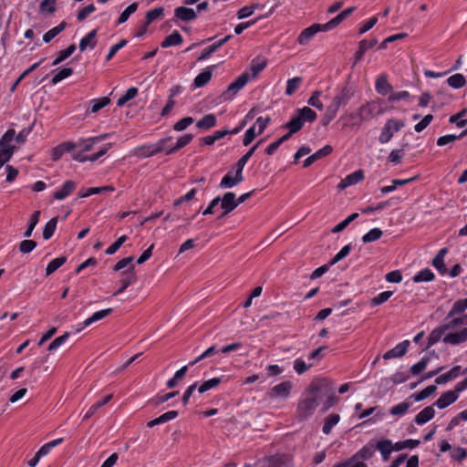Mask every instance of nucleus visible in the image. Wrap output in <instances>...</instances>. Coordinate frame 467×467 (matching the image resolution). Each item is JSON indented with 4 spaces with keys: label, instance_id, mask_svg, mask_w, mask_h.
<instances>
[{
    "label": "nucleus",
    "instance_id": "2f4dec72",
    "mask_svg": "<svg viewBox=\"0 0 467 467\" xmlns=\"http://www.w3.org/2000/svg\"><path fill=\"white\" fill-rule=\"evenodd\" d=\"M192 139H193L192 134H184V135L179 137L176 141V144L173 147L167 150L166 154L170 155V154H172V153L178 151L179 150H181L183 147H185L186 145H188L192 140Z\"/></svg>",
    "mask_w": 467,
    "mask_h": 467
},
{
    "label": "nucleus",
    "instance_id": "4c0bfd02",
    "mask_svg": "<svg viewBox=\"0 0 467 467\" xmlns=\"http://www.w3.org/2000/svg\"><path fill=\"white\" fill-rule=\"evenodd\" d=\"M296 112L297 113V115L300 117V119L303 120L304 123L306 121L313 122L316 120V119L317 117V113L312 109H310L308 107H304L302 109H296Z\"/></svg>",
    "mask_w": 467,
    "mask_h": 467
},
{
    "label": "nucleus",
    "instance_id": "c85d7f7f",
    "mask_svg": "<svg viewBox=\"0 0 467 467\" xmlns=\"http://www.w3.org/2000/svg\"><path fill=\"white\" fill-rule=\"evenodd\" d=\"M376 448L380 451L384 461H388L392 451H394V444L389 440L379 441Z\"/></svg>",
    "mask_w": 467,
    "mask_h": 467
},
{
    "label": "nucleus",
    "instance_id": "dca6fc26",
    "mask_svg": "<svg viewBox=\"0 0 467 467\" xmlns=\"http://www.w3.org/2000/svg\"><path fill=\"white\" fill-rule=\"evenodd\" d=\"M409 345H410L409 340L402 341L401 343L398 344L396 347H394L390 350L387 351L383 355V358L390 359V358H394L403 357L408 350Z\"/></svg>",
    "mask_w": 467,
    "mask_h": 467
},
{
    "label": "nucleus",
    "instance_id": "79ce46f5",
    "mask_svg": "<svg viewBox=\"0 0 467 467\" xmlns=\"http://www.w3.org/2000/svg\"><path fill=\"white\" fill-rule=\"evenodd\" d=\"M63 442V438H58L57 440L51 441L46 444H44L36 453L39 455V457H44L47 455L50 451L56 446L61 444Z\"/></svg>",
    "mask_w": 467,
    "mask_h": 467
},
{
    "label": "nucleus",
    "instance_id": "e2e57ef3",
    "mask_svg": "<svg viewBox=\"0 0 467 467\" xmlns=\"http://www.w3.org/2000/svg\"><path fill=\"white\" fill-rule=\"evenodd\" d=\"M73 74V69L71 67H64L60 71H58L51 79V83L53 85L57 84L63 79L70 77Z\"/></svg>",
    "mask_w": 467,
    "mask_h": 467
},
{
    "label": "nucleus",
    "instance_id": "864d4df0",
    "mask_svg": "<svg viewBox=\"0 0 467 467\" xmlns=\"http://www.w3.org/2000/svg\"><path fill=\"white\" fill-rule=\"evenodd\" d=\"M304 125L303 120L300 119V117L296 112V115L290 119L289 122L285 124V128L288 130H291V133H296L299 131Z\"/></svg>",
    "mask_w": 467,
    "mask_h": 467
},
{
    "label": "nucleus",
    "instance_id": "cd10ccee",
    "mask_svg": "<svg viewBox=\"0 0 467 467\" xmlns=\"http://www.w3.org/2000/svg\"><path fill=\"white\" fill-rule=\"evenodd\" d=\"M178 416L177 410H170L168 412L163 413L158 418H155L147 423V427L152 428L156 425L165 423L167 421H170L171 420H174Z\"/></svg>",
    "mask_w": 467,
    "mask_h": 467
},
{
    "label": "nucleus",
    "instance_id": "bb28decb",
    "mask_svg": "<svg viewBox=\"0 0 467 467\" xmlns=\"http://www.w3.org/2000/svg\"><path fill=\"white\" fill-rule=\"evenodd\" d=\"M318 32H319V26L312 25V26L305 28L301 32V34L299 35V36L297 38V42L300 45H306Z\"/></svg>",
    "mask_w": 467,
    "mask_h": 467
},
{
    "label": "nucleus",
    "instance_id": "052dcab7",
    "mask_svg": "<svg viewBox=\"0 0 467 467\" xmlns=\"http://www.w3.org/2000/svg\"><path fill=\"white\" fill-rule=\"evenodd\" d=\"M419 444H420L419 440H412V439L398 441L394 444V451H401L406 448L413 449V448H416Z\"/></svg>",
    "mask_w": 467,
    "mask_h": 467
},
{
    "label": "nucleus",
    "instance_id": "39448f33",
    "mask_svg": "<svg viewBox=\"0 0 467 467\" xmlns=\"http://www.w3.org/2000/svg\"><path fill=\"white\" fill-rule=\"evenodd\" d=\"M249 80L250 73L248 71L244 72L228 86L226 90L221 94V100L227 101L233 99L234 96L248 83Z\"/></svg>",
    "mask_w": 467,
    "mask_h": 467
},
{
    "label": "nucleus",
    "instance_id": "2eb2a0df",
    "mask_svg": "<svg viewBox=\"0 0 467 467\" xmlns=\"http://www.w3.org/2000/svg\"><path fill=\"white\" fill-rule=\"evenodd\" d=\"M122 275L123 277L120 279L121 286L113 294L114 296L121 294L130 285L136 282L137 275L134 273V265H131L129 271L122 273Z\"/></svg>",
    "mask_w": 467,
    "mask_h": 467
},
{
    "label": "nucleus",
    "instance_id": "6e6552de",
    "mask_svg": "<svg viewBox=\"0 0 467 467\" xmlns=\"http://www.w3.org/2000/svg\"><path fill=\"white\" fill-rule=\"evenodd\" d=\"M355 94L354 85L347 81L333 98L332 102L337 107L346 106Z\"/></svg>",
    "mask_w": 467,
    "mask_h": 467
},
{
    "label": "nucleus",
    "instance_id": "9b49d317",
    "mask_svg": "<svg viewBox=\"0 0 467 467\" xmlns=\"http://www.w3.org/2000/svg\"><path fill=\"white\" fill-rule=\"evenodd\" d=\"M293 388L292 382L289 380L283 381L274 386L269 391L268 396L270 398H280L286 399L291 392Z\"/></svg>",
    "mask_w": 467,
    "mask_h": 467
},
{
    "label": "nucleus",
    "instance_id": "a878e982",
    "mask_svg": "<svg viewBox=\"0 0 467 467\" xmlns=\"http://www.w3.org/2000/svg\"><path fill=\"white\" fill-rule=\"evenodd\" d=\"M76 189V183L73 181H67L61 189L54 193L56 200H64Z\"/></svg>",
    "mask_w": 467,
    "mask_h": 467
},
{
    "label": "nucleus",
    "instance_id": "f704fd0d",
    "mask_svg": "<svg viewBox=\"0 0 467 467\" xmlns=\"http://www.w3.org/2000/svg\"><path fill=\"white\" fill-rule=\"evenodd\" d=\"M112 394H109L106 397H104L102 400L94 403L84 415L83 420H87L91 416H93L101 407L106 405L112 399Z\"/></svg>",
    "mask_w": 467,
    "mask_h": 467
},
{
    "label": "nucleus",
    "instance_id": "c03bdc74",
    "mask_svg": "<svg viewBox=\"0 0 467 467\" xmlns=\"http://www.w3.org/2000/svg\"><path fill=\"white\" fill-rule=\"evenodd\" d=\"M39 217H40V211H36L31 214L27 229L24 233L25 237H26V238L31 237L35 227L36 226V224L39 222Z\"/></svg>",
    "mask_w": 467,
    "mask_h": 467
},
{
    "label": "nucleus",
    "instance_id": "ea45409f",
    "mask_svg": "<svg viewBox=\"0 0 467 467\" xmlns=\"http://www.w3.org/2000/svg\"><path fill=\"white\" fill-rule=\"evenodd\" d=\"M216 125V117L213 114H207L200 120L196 126L199 129L209 130Z\"/></svg>",
    "mask_w": 467,
    "mask_h": 467
},
{
    "label": "nucleus",
    "instance_id": "5701e85b",
    "mask_svg": "<svg viewBox=\"0 0 467 467\" xmlns=\"http://www.w3.org/2000/svg\"><path fill=\"white\" fill-rule=\"evenodd\" d=\"M434 415L435 410L433 409V406H428L416 415L414 421L418 425H422L431 420Z\"/></svg>",
    "mask_w": 467,
    "mask_h": 467
},
{
    "label": "nucleus",
    "instance_id": "3c124183",
    "mask_svg": "<svg viewBox=\"0 0 467 467\" xmlns=\"http://www.w3.org/2000/svg\"><path fill=\"white\" fill-rule=\"evenodd\" d=\"M67 261V257L60 256L53 259L46 268V275H49L53 274L56 270H57L60 266H62Z\"/></svg>",
    "mask_w": 467,
    "mask_h": 467
},
{
    "label": "nucleus",
    "instance_id": "f3484780",
    "mask_svg": "<svg viewBox=\"0 0 467 467\" xmlns=\"http://www.w3.org/2000/svg\"><path fill=\"white\" fill-rule=\"evenodd\" d=\"M174 16L181 21L188 22L194 20L197 14L192 8L179 6L174 10Z\"/></svg>",
    "mask_w": 467,
    "mask_h": 467
},
{
    "label": "nucleus",
    "instance_id": "4be33fe9",
    "mask_svg": "<svg viewBox=\"0 0 467 467\" xmlns=\"http://www.w3.org/2000/svg\"><path fill=\"white\" fill-rule=\"evenodd\" d=\"M109 137V133H103L96 137H91L87 140H81L78 145L82 147L85 151H89L93 149L94 145L99 141H102Z\"/></svg>",
    "mask_w": 467,
    "mask_h": 467
},
{
    "label": "nucleus",
    "instance_id": "5fc2aeb1",
    "mask_svg": "<svg viewBox=\"0 0 467 467\" xmlns=\"http://www.w3.org/2000/svg\"><path fill=\"white\" fill-rule=\"evenodd\" d=\"M383 232L379 228H373L362 236V242L364 244L375 242L379 240Z\"/></svg>",
    "mask_w": 467,
    "mask_h": 467
},
{
    "label": "nucleus",
    "instance_id": "8fccbe9b",
    "mask_svg": "<svg viewBox=\"0 0 467 467\" xmlns=\"http://www.w3.org/2000/svg\"><path fill=\"white\" fill-rule=\"evenodd\" d=\"M411 406V402H410L409 400H406V401H403V402H400L395 406H393L390 410H389V413L393 416H400V415H403L405 414L409 409L410 408Z\"/></svg>",
    "mask_w": 467,
    "mask_h": 467
},
{
    "label": "nucleus",
    "instance_id": "bf43d9fd",
    "mask_svg": "<svg viewBox=\"0 0 467 467\" xmlns=\"http://www.w3.org/2000/svg\"><path fill=\"white\" fill-rule=\"evenodd\" d=\"M358 217V213H354L352 214H350L348 217H347L345 220H343L341 223H339L338 224H337L332 230L331 232L333 234H337V233H340L342 232L351 222H353L354 220H356L357 218Z\"/></svg>",
    "mask_w": 467,
    "mask_h": 467
},
{
    "label": "nucleus",
    "instance_id": "1a4fd4ad",
    "mask_svg": "<svg viewBox=\"0 0 467 467\" xmlns=\"http://www.w3.org/2000/svg\"><path fill=\"white\" fill-rule=\"evenodd\" d=\"M15 130L9 129L0 139V155L11 159L16 148L12 144Z\"/></svg>",
    "mask_w": 467,
    "mask_h": 467
},
{
    "label": "nucleus",
    "instance_id": "0e129e2a",
    "mask_svg": "<svg viewBox=\"0 0 467 467\" xmlns=\"http://www.w3.org/2000/svg\"><path fill=\"white\" fill-rule=\"evenodd\" d=\"M321 94H322V92L320 90H315L312 93L311 97L308 99L307 104L319 109V110H323L324 106L319 99Z\"/></svg>",
    "mask_w": 467,
    "mask_h": 467
},
{
    "label": "nucleus",
    "instance_id": "4d7b16f0",
    "mask_svg": "<svg viewBox=\"0 0 467 467\" xmlns=\"http://www.w3.org/2000/svg\"><path fill=\"white\" fill-rule=\"evenodd\" d=\"M138 3H132L130 4L119 16L118 19V24H123L125 23L129 17L137 11L138 9Z\"/></svg>",
    "mask_w": 467,
    "mask_h": 467
},
{
    "label": "nucleus",
    "instance_id": "774afa93",
    "mask_svg": "<svg viewBox=\"0 0 467 467\" xmlns=\"http://www.w3.org/2000/svg\"><path fill=\"white\" fill-rule=\"evenodd\" d=\"M430 358L428 357H423L418 363L414 364L410 368V372L412 375L416 376L420 374L427 367Z\"/></svg>",
    "mask_w": 467,
    "mask_h": 467
},
{
    "label": "nucleus",
    "instance_id": "de8ad7c7",
    "mask_svg": "<svg viewBox=\"0 0 467 467\" xmlns=\"http://www.w3.org/2000/svg\"><path fill=\"white\" fill-rule=\"evenodd\" d=\"M221 382H222L221 378H213L209 380H206L199 386L198 392L200 394H202L213 388H216Z\"/></svg>",
    "mask_w": 467,
    "mask_h": 467
},
{
    "label": "nucleus",
    "instance_id": "603ef678",
    "mask_svg": "<svg viewBox=\"0 0 467 467\" xmlns=\"http://www.w3.org/2000/svg\"><path fill=\"white\" fill-rule=\"evenodd\" d=\"M412 279L415 283L430 282L434 279V274L429 268H425L415 275Z\"/></svg>",
    "mask_w": 467,
    "mask_h": 467
},
{
    "label": "nucleus",
    "instance_id": "49530a36",
    "mask_svg": "<svg viewBox=\"0 0 467 467\" xmlns=\"http://www.w3.org/2000/svg\"><path fill=\"white\" fill-rule=\"evenodd\" d=\"M57 223V217H53L46 223L44 230H43V238L45 240H48L49 238L52 237V235L54 234V233L56 231Z\"/></svg>",
    "mask_w": 467,
    "mask_h": 467
},
{
    "label": "nucleus",
    "instance_id": "b1692460",
    "mask_svg": "<svg viewBox=\"0 0 467 467\" xmlns=\"http://www.w3.org/2000/svg\"><path fill=\"white\" fill-rule=\"evenodd\" d=\"M446 254H447V248H441L432 260V265L441 275H445L447 273V268L444 264V257H445Z\"/></svg>",
    "mask_w": 467,
    "mask_h": 467
},
{
    "label": "nucleus",
    "instance_id": "a211bd4d",
    "mask_svg": "<svg viewBox=\"0 0 467 467\" xmlns=\"http://www.w3.org/2000/svg\"><path fill=\"white\" fill-rule=\"evenodd\" d=\"M377 43L378 40L376 38L372 39L370 42H367L365 39L361 40L358 43V49L356 51L354 55L353 66H355L358 61H360L364 54L367 52V50L372 48L374 46L377 45Z\"/></svg>",
    "mask_w": 467,
    "mask_h": 467
},
{
    "label": "nucleus",
    "instance_id": "f03ea898",
    "mask_svg": "<svg viewBox=\"0 0 467 467\" xmlns=\"http://www.w3.org/2000/svg\"><path fill=\"white\" fill-rule=\"evenodd\" d=\"M312 389H317L318 399L322 396L327 397V400L324 404V410H326L335 405L338 400L335 395L331 382L326 379L313 380Z\"/></svg>",
    "mask_w": 467,
    "mask_h": 467
},
{
    "label": "nucleus",
    "instance_id": "7ed1b4c3",
    "mask_svg": "<svg viewBox=\"0 0 467 467\" xmlns=\"http://www.w3.org/2000/svg\"><path fill=\"white\" fill-rule=\"evenodd\" d=\"M446 323L436 327L430 333L428 337V345L426 346L425 349H428L438 341H440L442 336L447 334V331L454 330L462 324V319L460 318H451V320L446 319Z\"/></svg>",
    "mask_w": 467,
    "mask_h": 467
},
{
    "label": "nucleus",
    "instance_id": "6ab92c4d",
    "mask_svg": "<svg viewBox=\"0 0 467 467\" xmlns=\"http://www.w3.org/2000/svg\"><path fill=\"white\" fill-rule=\"evenodd\" d=\"M457 399L458 395L455 392L452 390H448L441 395L434 405H436L439 409H444L455 402Z\"/></svg>",
    "mask_w": 467,
    "mask_h": 467
},
{
    "label": "nucleus",
    "instance_id": "69168bd1",
    "mask_svg": "<svg viewBox=\"0 0 467 467\" xmlns=\"http://www.w3.org/2000/svg\"><path fill=\"white\" fill-rule=\"evenodd\" d=\"M164 14V8L163 7H156L146 14V22L147 25H150L151 22H153L155 19L160 18Z\"/></svg>",
    "mask_w": 467,
    "mask_h": 467
},
{
    "label": "nucleus",
    "instance_id": "f8f14e48",
    "mask_svg": "<svg viewBox=\"0 0 467 467\" xmlns=\"http://www.w3.org/2000/svg\"><path fill=\"white\" fill-rule=\"evenodd\" d=\"M445 344L459 345L467 341V327L459 331L449 330V332L442 337Z\"/></svg>",
    "mask_w": 467,
    "mask_h": 467
},
{
    "label": "nucleus",
    "instance_id": "f257e3e1",
    "mask_svg": "<svg viewBox=\"0 0 467 467\" xmlns=\"http://www.w3.org/2000/svg\"><path fill=\"white\" fill-rule=\"evenodd\" d=\"M318 395L317 389H312V382L304 392L303 398L299 400L296 415L299 420H304L309 418L317 407Z\"/></svg>",
    "mask_w": 467,
    "mask_h": 467
},
{
    "label": "nucleus",
    "instance_id": "20e7f679",
    "mask_svg": "<svg viewBox=\"0 0 467 467\" xmlns=\"http://www.w3.org/2000/svg\"><path fill=\"white\" fill-rule=\"evenodd\" d=\"M381 113L382 109L376 101H368L358 109L356 114L350 113L349 118H358V123H361L363 121H369Z\"/></svg>",
    "mask_w": 467,
    "mask_h": 467
},
{
    "label": "nucleus",
    "instance_id": "a19ab883",
    "mask_svg": "<svg viewBox=\"0 0 467 467\" xmlns=\"http://www.w3.org/2000/svg\"><path fill=\"white\" fill-rule=\"evenodd\" d=\"M213 72L211 69H206L196 76L194 78V86L196 88H202L205 86L212 78Z\"/></svg>",
    "mask_w": 467,
    "mask_h": 467
},
{
    "label": "nucleus",
    "instance_id": "7c9ffc66",
    "mask_svg": "<svg viewBox=\"0 0 467 467\" xmlns=\"http://www.w3.org/2000/svg\"><path fill=\"white\" fill-rule=\"evenodd\" d=\"M115 188L112 185H106L101 187H91L86 190H81L78 193L80 198H86L92 194L102 193L106 192H114Z\"/></svg>",
    "mask_w": 467,
    "mask_h": 467
},
{
    "label": "nucleus",
    "instance_id": "72a5a7b5",
    "mask_svg": "<svg viewBox=\"0 0 467 467\" xmlns=\"http://www.w3.org/2000/svg\"><path fill=\"white\" fill-rule=\"evenodd\" d=\"M183 39L178 31H174L164 38L161 42V47L163 48L170 47L172 46H179L182 43Z\"/></svg>",
    "mask_w": 467,
    "mask_h": 467
},
{
    "label": "nucleus",
    "instance_id": "e433bc0d",
    "mask_svg": "<svg viewBox=\"0 0 467 467\" xmlns=\"http://www.w3.org/2000/svg\"><path fill=\"white\" fill-rule=\"evenodd\" d=\"M436 390L437 387L435 385H430L421 391H420L419 393L411 394L409 397V400H413L414 401H420L432 395Z\"/></svg>",
    "mask_w": 467,
    "mask_h": 467
},
{
    "label": "nucleus",
    "instance_id": "c9c22d12",
    "mask_svg": "<svg viewBox=\"0 0 467 467\" xmlns=\"http://www.w3.org/2000/svg\"><path fill=\"white\" fill-rule=\"evenodd\" d=\"M467 309V298L459 299L454 302L451 309L448 313L446 319H450L455 315L462 314Z\"/></svg>",
    "mask_w": 467,
    "mask_h": 467
},
{
    "label": "nucleus",
    "instance_id": "6e6d98bb",
    "mask_svg": "<svg viewBox=\"0 0 467 467\" xmlns=\"http://www.w3.org/2000/svg\"><path fill=\"white\" fill-rule=\"evenodd\" d=\"M138 94V88H130L126 93L121 96L118 101H117V105L119 107H122L123 105H125L128 101H130V99H134Z\"/></svg>",
    "mask_w": 467,
    "mask_h": 467
},
{
    "label": "nucleus",
    "instance_id": "ddd939ff",
    "mask_svg": "<svg viewBox=\"0 0 467 467\" xmlns=\"http://www.w3.org/2000/svg\"><path fill=\"white\" fill-rule=\"evenodd\" d=\"M220 202L221 207L223 210V213L220 215V218L224 217L238 206L236 202L235 194L232 192L224 193L223 198H221Z\"/></svg>",
    "mask_w": 467,
    "mask_h": 467
},
{
    "label": "nucleus",
    "instance_id": "338daca9",
    "mask_svg": "<svg viewBox=\"0 0 467 467\" xmlns=\"http://www.w3.org/2000/svg\"><path fill=\"white\" fill-rule=\"evenodd\" d=\"M467 109H462L459 113L452 115L450 117L449 121L451 123H455L458 128H463L467 124V119H461L465 116Z\"/></svg>",
    "mask_w": 467,
    "mask_h": 467
},
{
    "label": "nucleus",
    "instance_id": "473e14b6",
    "mask_svg": "<svg viewBox=\"0 0 467 467\" xmlns=\"http://www.w3.org/2000/svg\"><path fill=\"white\" fill-rule=\"evenodd\" d=\"M112 312V308H106V309H103V310H99V311H97L95 312L91 317H89L88 318H87L86 320H84V322L82 323L83 325V327H88L90 326L91 324L95 323V322H98L103 318H105L106 317H108L110 313Z\"/></svg>",
    "mask_w": 467,
    "mask_h": 467
},
{
    "label": "nucleus",
    "instance_id": "680f3d73",
    "mask_svg": "<svg viewBox=\"0 0 467 467\" xmlns=\"http://www.w3.org/2000/svg\"><path fill=\"white\" fill-rule=\"evenodd\" d=\"M339 421L338 414H331L325 421L323 425L322 431L325 434L330 433L332 428Z\"/></svg>",
    "mask_w": 467,
    "mask_h": 467
},
{
    "label": "nucleus",
    "instance_id": "423d86ee",
    "mask_svg": "<svg viewBox=\"0 0 467 467\" xmlns=\"http://www.w3.org/2000/svg\"><path fill=\"white\" fill-rule=\"evenodd\" d=\"M405 127V121L398 119H389L386 121L379 136V141L381 144L389 142L395 132L400 131Z\"/></svg>",
    "mask_w": 467,
    "mask_h": 467
},
{
    "label": "nucleus",
    "instance_id": "c756f323",
    "mask_svg": "<svg viewBox=\"0 0 467 467\" xmlns=\"http://www.w3.org/2000/svg\"><path fill=\"white\" fill-rule=\"evenodd\" d=\"M97 36V29L90 31L86 36H84L80 42L78 48L81 52L85 51L88 47L94 48L96 47L95 37Z\"/></svg>",
    "mask_w": 467,
    "mask_h": 467
},
{
    "label": "nucleus",
    "instance_id": "a18cd8bd",
    "mask_svg": "<svg viewBox=\"0 0 467 467\" xmlns=\"http://www.w3.org/2000/svg\"><path fill=\"white\" fill-rule=\"evenodd\" d=\"M447 83L453 88H461L466 84L465 78L462 74H454L447 79Z\"/></svg>",
    "mask_w": 467,
    "mask_h": 467
},
{
    "label": "nucleus",
    "instance_id": "58836bf2",
    "mask_svg": "<svg viewBox=\"0 0 467 467\" xmlns=\"http://www.w3.org/2000/svg\"><path fill=\"white\" fill-rule=\"evenodd\" d=\"M66 26L67 23L65 21L61 22L58 26L53 27L52 29L48 30L47 33L44 34L43 41L45 43L50 42L55 36H57L58 34L64 31Z\"/></svg>",
    "mask_w": 467,
    "mask_h": 467
},
{
    "label": "nucleus",
    "instance_id": "412c9836",
    "mask_svg": "<svg viewBox=\"0 0 467 467\" xmlns=\"http://www.w3.org/2000/svg\"><path fill=\"white\" fill-rule=\"evenodd\" d=\"M76 147H77V144H75L71 141H67V142H63V143L59 144L58 146L54 148L52 150V160L53 161L59 160L65 152H69V151L73 150Z\"/></svg>",
    "mask_w": 467,
    "mask_h": 467
},
{
    "label": "nucleus",
    "instance_id": "09e8293b",
    "mask_svg": "<svg viewBox=\"0 0 467 467\" xmlns=\"http://www.w3.org/2000/svg\"><path fill=\"white\" fill-rule=\"evenodd\" d=\"M76 50V46L74 44L69 45L66 49L61 50L57 58L52 62L53 66H57L70 57L74 51Z\"/></svg>",
    "mask_w": 467,
    "mask_h": 467
},
{
    "label": "nucleus",
    "instance_id": "393cba45",
    "mask_svg": "<svg viewBox=\"0 0 467 467\" xmlns=\"http://www.w3.org/2000/svg\"><path fill=\"white\" fill-rule=\"evenodd\" d=\"M376 91L382 95L386 96L392 90L391 85L389 83L387 76L386 75H380L375 84Z\"/></svg>",
    "mask_w": 467,
    "mask_h": 467
},
{
    "label": "nucleus",
    "instance_id": "37998d69",
    "mask_svg": "<svg viewBox=\"0 0 467 467\" xmlns=\"http://www.w3.org/2000/svg\"><path fill=\"white\" fill-rule=\"evenodd\" d=\"M303 79L301 77H295L287 80L285 94L287 96L293 95L300 87Z\"/></svg>",
    "mask_w": 467,
    "mask_h": 467
},
{
    "label": "nucleus",
    "instance_id": "0eeeda50",
    "mask_svg": "<svg viewBox=\"0 0 467 467\" xmlns=\"http://www.w3.org/2000/svg\"><path fill=\"white\" fill-rule=\"evenodd\" d=\"M171 140V137H167L160 140L155 144L143 145L136 150V154L143 158L151 157L159 152L163 151L165 150L166 143Z\"/></svg>",
    "mask_w": 467,
    "mask_h": 467
},
{
    "label": "nucleus",
    "instance_id": "9d476101",
    "mask_svg": "<svg viewBox=\"0 0 467 467\" xmlns=\"http://www.w3.org/2000/svg\"><path fill=\"white\" fill-rule=\"evenodd\" d=\"M291 457L287 454H275L260 460L258 467H288Z\"/></svg>",
    "mask_w": 467,
    "mask_h": 467
},
{
    "label": "nucleus",
    "instance_id": "13d9d810",
    "mask_svg": "<svg viewBox=\"0 0 467 467\" xmlns=\"http://www.w3.org/2000/svg\"><path fill=\"white\" fill-rule=\"evenodd\" d=\"M110 102V99L108 97H103L100 99H93L90 101L91 103V112L96 113L99 111L101 109L109 105Z\"/></svg>",
    "mask_w": 467,
    "mask_h": 467
},
{
    "label": "nucleus",
    "instance_id": "4468645a",
    "mask_svg": "<svg viewBox=\"0 0 467 467\" xmlns=\"http://www.w3.org/2000/svg\"><path fill=\"white\" fill-rule=\"evenodd\" d=\"M364 179V172L362 170H358L350 174H348L346 178L341 180L338 183L337 188L340 190H345L346 188L357 184Z\"/></svg>",
    "mask_w": 467,
    "mask_h": 467
},
{
    "label": "nucleus",
    "instance_id": "aec40b11",
    "mask_svg": "<svg viewBox=\"0 0 467 467\" xmlns=\"http://www.w3.org/2000/svg\"><path fill=\"white\" fill-rule=\"evenodd\" d=\"M267 60L264 57H257L251 61L249 70L251 71L250 79L255 78L258 74L265 69Z\"/></svg>",
    "mask_w": 467,
    "mask_h": 467
}]
</instances>
